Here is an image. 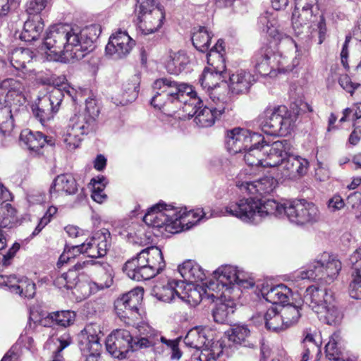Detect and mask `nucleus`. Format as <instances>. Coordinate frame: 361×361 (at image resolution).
Returning <instances> with one entry per match:
<instances>
[{"label": "nucleus", "instance_id": "f257e3e1", "mask_svg": "<svg viewBox=\"0 0 361 361\" xmlns=\"http://www.w3.org/2000/svg\"><path fill=\"white\" fill-rule=\"evenodd\" d=\"M99 25H90L82 29L67 25L50 27L44 39L50 60L68 62L80 60L94 49V43L101 34Z\"/></svg>", "mask_w": 361, "mask_h": 361}, {"label": "nucleus", "instance_id": "f03ea898", "mask_svg": "<svg viewBox=\"0 0 361 361\" xmlns=\"http://www.w3.org/2000/svg\"><path fill=\"white\" fill-rule=\"evenodd\" d=\"M161 250L151 246L142 250L135 257L127 261L123 270L129 278L135 281L149 280L165 267Z\"/></svg>", "mask_w": 361, "mask_h": 361}, {"label": "nucleus", "instance_id": "7ed1b4c3", "mask_svg": "<svg viewBox=\"0 0 361 361\" xmlns=\"http://www.w3.org/2000/svg\"><path fill=\"white\" fill-rule=\"evenodd\" d=\"M216 94V91L212 94V104L209 106H204L202 101L195 92V95L190 96L188 102H185L182 106L183 111L188 113L189 116H195L194 121L200 127L213 126L221 115L229 110L230 97L224 95L220 98Z\"/></svg>", "mask_w": 361, "mask_h": 361}, {"label": "nucleus", "instance_id": "20e7f679", "mask_svg": "<svg viewBox=\"0 0 361 361\" xmlns=\"http://www.w3.org/2000/svg\"><path fill=\"white\" fill-rule=\"evenodd\" d=\"M278 202L267 200L262 202L255 198H243L231 202L225 207V214L237 217L245 223L258 224L269 215H274L277 211Z\"/></svg>", "mask_w": 361, "mask_h": 361}, {"label": "nucleus", "instance_id": "39448f33", "mask_svg": "<svg viewBox=\"0 0 361 361\" xmlns=\"http://www.w3.org/2000/svg\"><path fill=\"white\" fill-rule=\"evenodd\" d=\"M154 96L151 100V104L159 109L171 104H178L181 107L185 102L186 97L195 95L192 87L183 82H178L171 78H160L157 79L152 85Z\"/></svg>", "mask_w": 361, "mask_h": 361}, {"label": "nucleus", "instance_id": "423d86ee", "mask_svg": "<svg viewBox=\"0 0 361 361\" xmlns=\"http://www.w3.org/2000/svg\"><path fill=\"white\" fill-rule=\"evenodd\" d=\"M255 281L247 273L237 267L224 265L219 267L213 273V279L209 282V290L218 291L224 289L228 294L237 298L240 295L241 288H252Z\"/></svg>", "mask_w": 361, "mask_h": 361}, {"label": "nucleus", "instance_id": "0eeeda50", "mask_svg": "<svg viewBox=\"0 0 361 361\" xmlns=\"http://www.w3.org/2000/svg\"><path fill=\"white\" fill-rule=\"evenodd\" d=\"M341 268L342 264L335 255L324 252L300 271L298 277L331 284L337 279Z\"/></svg>", "mask_w": 361, "mask_h": 361}, {"label": "nucleus", "instance_id": "6e6552de", "mask_svg": "<svg viewBox=\"0 0 361 361\" xmlns=\"http://www.w3.org/2000/svg\"><path fill=\"white\" fill-rule=\"evenodd\" d=\"M276 216H286L291 223L304 226L318 222L321 214L315 204L302 199L278 202Z\"/></svg>", "mask_w": 361, "mask_h": 361}, {"label": "nucleus", "instance_id": "1a4fd4ad", "mask_svg": "<svg viewBox=\"0 0 361 361\" xmlns=\"http://www.w3.org/2000/svg\"><path fill=\"white\" fill-rule=\"evenodd\" d=\"M295 122L296 115L292 114L286 106L268 109L260 118L262 131L273 136L286 135L290 133Z\"/></svg>", "mask_w": 361, "mask_h": 361}, {"label": "nucleus", "instance_id": "9d476101", "mask_svg": "<svg viewBox=\"0 0 361 361\" xmlns=\"http://www.w3.org/2000/svg\"><path fill=\"white\" fill-rule=\"evenodd\" d=\"M178 215V208L164 203H158L152 207L144 216V222L155 228L165 227V230L172 233L181 231V219Z\"/></svg>", "mask_w": 361, "mask_h": 361}, {"label": "nucleus", "instance_id": "9b49d317", "mask_svg": "<svg viewBox=\"0 0 361 361\" xmlns=\"http://www.w3.org/2000/svg\"><path fill=\"white\" fill-rule=\"evenodd\" d=\"M150 343L145 339L135 343L130 333L126 329L114 331L106 340V349L114 357L123 359L130 351L145 348Z\"/></svg>", "mask_w": 361, "mask_h": 361}, {"label": "nucleus", "instance_id": "f8f14e48", "mask_svg": "<svg viewBox=\"0 0 361 361\" xmlns=\"http://www.w3.org/2000/svg\"><path fill=\"white\" fill-rule=\"evenodd\" d=\"M293 28L296 35L310 32V30H318L319 44L323 42L326 28L325 20L322 15L318 11L304 9L301 11L294 10L292 15Z\"/></svg>", "mask_w": 361, "mask_h": 361}, {"label": "nucleus", "instance_id": "ddd939ff", "mask_svg": "<svg viewBox=\"0 0 361 361\" xmlns=\"http://www.w3.org/2000/svg\"><path fill=\"white\" fill-rule=\"evenodd\" d=\"M25 86L18 80L7 78L0 82V106L8 108L6 113L17 111L27 102Z\"/></svg>", "mask_w": 361, "mask_h": 361}, {"label": "nucleus", "instance_id": "4468645a", "mask_svg": "<svg viewBox=\"0 0 361 361\" xmlns=\"http://www.w3.org/2000/svg\"><path fill=\"white\" fill-rule=\"evenodd\" d=\"M144 289L137 287L118 298L114 303L116 314L121 319H129L128 323L135 325L141 318L139 306L143 299Z\"/></svg>", "mask_w": 361, "mask_h": 361}, {"label": "nucleus", "instance_id": "2eb2a0df", "mask_svg": "<svg viewBox=\"0 0 361 361\" xmlns=\"http://www.w3.org/2000/svg\"><path fill=\"white\" fill-rule=\"evenodd\" d=\"M246 170L241 171L235 177V185L244 193L265 195L273 192L278 186V180L272 176H264L251 180Z\"/></svg>", "mask_w": 361, "mask_h": 361}, {"label": "nucleus", "instance_id": "dca6fc26", "mask_svg": "<svg viewBox=\"0 0 361 361\" xmlns=\"http://www.w3.org/2000/svg\"><path fill=\"white\" fill-rule=\"evenodd\" d=\"M225 142L227 150L233 154L245 152L251 145H257L266 142L262 135L240 128L228 130Z\"/></svg>", "mask_w": 361, "mask_h": 361}, {"label": "nucleus", "instance_id": "f3484780", "mask_svg": "<svg viewBox=\"0 0 361 361\" xmlns=\"http://www.w3.org/2000/svg\"><path fill=\"white\" fill-rule=\"evenodd\" d=\"M63 97V92L60 88L53 87L47 94L39 98L37 109L33 111L42 124L54 118L59 109Z\"/></svg>", "mask_w": 361, "mask_h": 361}, {"label": "nucleus", "instance_id": "a211bd4d", "mask_svg": "<svg viewBox=\"0 0 361 361\" xmlns=\"http://www.w3.org/2000/svg\"><path fill=\"white\" fill-rule=\"evenodd\" d=\"M93 131L94 130L83 123V120H79L78 117L73 116L62 132V141L66 148L72 151L80 147L85 135Z\"/></svg>", "mask_w": 361, "mask_h": 361}, {"label": "nucleus", "instance_id": "6ab92c4d", "mask_svg": "<svg viewBox=\"0 0 361 361\" xmlns=\"http://www.w3.org/2000/svg\"><path fill=\"white\" fill-rule=\"evenodd\" d=\"M135 45V40L126 31L118 30L110 36L105 50L113 59H120L126 57Z\"/></svg>", "mask_w": 361, "mask_h": 361}, {"label": "nucleus", "instance_id": "aec40b11", "mask_svg": "<svg viewBox=\"0 0 361 361\" xmlns=\"http://www.w3.org/2000/svg\"><path fill=\"white\" fill-rule=\"evenodd\" d=\"M111 243L110 232L102 228L84 242L85 252L90 258L102 257L106 255Z\"/></svg>", "mask_w": 361, "mask_h": 361}, {"label": "nucleus", "instance_id": "412c9836", "mask_svg": "<svg viewBox=\"0 0 361 361\" xmlns=\"http://www.w3.org/2000/svg\"><path fill=\"white\" fill-rule=\"evenodd\" d=\"M212 297L219 300V302L216 304L215 308L212 311V315L216 322L224 324L228 321L230 317L234 313L235 310V298L228 294L224 289L218 291L216 288L213 290Z\"/></svg>", "mask_w": 361, "mask_h": 361}, {"label": "nucleus", "instance_id": "4be33fe9", "mask_svg": "<svg viewBox=\"0 0 361 361\" xmlns=\"http://www.w3.org/2000/svg\"><path fill=\"white\" fill-rule=\"evenodd\" d=\"M103 336L101 327L97 324H89L78 334V345L81 351L102 350L101 338Z\"/></svg>", "mask_w": 361, "mask_h": 361}, {"label": "nucleus", "instance_id": "5701e85b", "mask_svg": "<svg viewBox=\"0 0 361 361\" xmlns=\"http://www.w3.org/2000/svg\"><path fill=\"white\" fill-rule=\"evenodd\" d=\"M265 157L264 167H280L284 157L287 156L289 149L288 142L286 140L274 142L271 145H262Z\"/></svg>", "mask_w": 361, "mask_h": 361}, {"label": "nucleus", "instance_id": "b1692460", "mask_svg": "<svg viewBox=\"0 0 361 361\" xmlns=\"http://www.w3.org/2000/svg\"><path fill=\"white\" fill-rule=\"evenodd\" d=\"M259 22L264 25L263 30L276 42L285 43L297 51V44L291 37L281 32L279 29L275 13L266 12L259 18Z\"/></svg>", "mask_w": 361, "mask_h": 361}, {"label": "nucleus", "instance_id": "393cba45", "mask_svg": "<svg viewBox=\"0 0 361 361\" xmlns=\"http://www.w3.org/2000/svg\"><path fill=\"white\" fill-rule=\"evenodd\" d=\"M226 73L213 71L211 69L205 68L203 73L200 78V82L203 88L212 90L210 94L211 97L212 94L216 91L217 92L216 96L221 98L224 95L228 96V93L225 94L220 92V89H223L226 92V84L224 82L226 78Z\"/></svg>", "mask_w": 361, "mask_h": 361}, {"label": "nucleus", "instance_id": "a878e982", "mask_svg": "<svg viewBox=\"0 0 361 361\" xmlns=\"http://www.w3.org/2000/svg\"><path fill=\"white\" fill-rule=\"evenodd\" d=\"M309 162L306 159L299 156L288 154L280 164V170L283 176L290 178H295L307 173Z\"/></svg>", "mask_w": 361, "mask_h": 361}, {"label": "nucleus", "instance_id": "bb28decb", "mask_svg": "<svg viewBox=\"0 0 361 361\" xmlns=\"http://www.w3.org/2000/svg\"><path fill=\"white\" fill-rule=\"evenodd\" d=\"M20 145L29 151L39 154L42 148L46 144L53 145L52 139H48L43 133L39 131H32L29 129L23 130L20 135Z\"/></svg>", "mask_w": 361, "mask_h": 361}, {"label": "nucleus", "instance_id": "cd10ccee", "mask_svg": "<svg viewBox=\"0 0 361 361\" xmlns=\"http://www.w3.org/2000/svg\"><path fill=\"white\" fill-rule=\"evenodd\" d=\"M78 190L75 178L68 173L57 176L53 180L50 188L49 195L51 200L56 199L59 195H71Z\"/></svg>", "mask_w": 361, "mask_h": 361}, {"label": "nucleus", "instance_id": "c85d7f7f", "mask_svg": "<svg viewBox=\"0 0 361 361\" xmlns=\"http://www.w3.org/2000/svg\"><path fill=\"white\" fill-rule=\"evenodd\" d=\"M325 354L330 361H345L348 359L345 341L338 331L334 332L325 345Z\"/></svg>", "mask_w": 361, "mask_h": 361}, {"label": "nucleus", "instance_id": "c756f323", "mask_svg": "<svg viewBox=\"0 0 361 361\" xmlns=\"http://www.w3.org/2000/svg\"><path fill=\"white\" fill-rule=\"evenodd\" d=\"M349 260L352 268L350 295L356 300H361V248L356 250Z\"/></svg>", "mask_w": 361, "mask_h": 361}, {"label": "nucleus", "instance_id": "7c9ffc66", "mask_svg": "<svg viewBox=\"0 0 361 361\" xmlns=\"http://www.w3.org/2000/svg\"><path fill=\"white\" fill-rule=\"evenodd\" d=\"M332 298L333 295L327 289L310 286L305 290L303 300L315 312L326 302L332 301Z\"/></svg>", "mask_w": 361, "mask_h": 361}, {"label": "nucleus", "instance_id": "2f4dec72", "mask_svg": "<svg viewBox=\"0 0 361 361\" xmlns=\"http://www.w3.org/2000/svg\"><path fill=\"white\" fill-rule=\"evenodd\" d=\"M253 81L254 77L251 73L241 70L229 76L227 86L232 94H244L248 91Z\"/></svg>", "mask_w": 361, "mask_h": 361}, {"label": "nucleus", "instance_id": "473e14b6", "mask_svg": "<svg viewBox=\"0 0 361 361\" xmlns=\"http://www.w3.org/2000/svg\"><path fill=\"white\" fill-rule=\"evenodd\" d=\"M75 317L76 314L73 311H56L50 312L46 317L42 318L40 323L46 327L59 326L66 328L73 324Z\"/></svg>", "mask_w": 361, "mask_h": 361}, {"label": "nucleus", "instance_id": "72a5a7b5", "mask_svg": "<svg viewBox=\"0 0 361 361\" xmlns=\"http://www.w3.org/2000/svg\"><path fill=\"white\" fill-rule=\"evenodd\" d=\"M164 18V12L159 8L141 14L139 27L144 35L154 33L162 26Z\"/></svg>", "mask_w": 361, "mask_h": 361}, {"label": "nucleus", "instance_id": "f704fd0d", "mask_svg": "<svg viewBox=\"0 0 361 361\" xmlns=\"http://www.w3.org/2000/svg\"><path fill=\"white\" fill-rule=\"evenodd\" d=\"M178 271L188 283L194 284L206 279V274L202 267L192 260L184 262L178 267Z\"/></svg>", "mask_w": 361, "mask_h": 361}, {"label": "nucleus", "instance_id": "c9c22d12", "mask_svg": "<svg viewBox=\"0 0 361 361\" xmlns=\"http://www.w3.org/2000/svg\"><path fill=\"white\" fill-rule=\"evenodd\" d=\"M274 50L269 47H262L255 56V69L262 75H268L274 71Z\"/></svg>", "mask_w": 361, "mask_h": 361}, {"label": "nucleus", "instance_id": "e433bc0d", "mask_svg": "<svg viewBox=\"0 0 361 361\" xmlns=\"http://www.w3.org/2000/svg\"><path fill=\"white\" fill-rule=\"evenodd\" d=\"M44 23L39 16L29 18L25 22L20 39L25 42H32L39 38L44 30Z\"/></svg>", "mask_w": 361, "mask_h": 361}, {"label": "nucleus", "instance_id": "4c0bfd02", "mask_svg": "<svg viewBox=\"0 0 361 361\" xmlns=\"http://www.w3.org/2000/svg\"><path fill=\"white\" fill-rule=\"evenodd\" d=\"M177 298L191 306H195L201 302L202 295L197 288L194 286V284H185L183 281H180V284H177Z\"/></svg>", "mask_w": 361, "mask_h": 361}, {"label": "nucleus", "instance_id": "58836bf2", "mask_svg": "<svg viewBox=\"0 0 361 361\" xmlns=\"http://www.w3.org/2000/svg\"><path fill=\"white\" fill-rule=\"evenodd\" d=\"M185 345L195 349L193 353L202 352L209 346V341L207 338L205 332L202 329L196 327L190 330L184 338Z\"/></svg>", "mask_w": 361, "mask_h": 361}, {"label": "nucleus", "instance_id": "ea45409f", "mask_svg": "<svg viewBox=\"0 0 361 361\" xmlns=\"http://www.w3.org/2000/svg\"><path fill=\"white\" fill-rule=\"evenodd\" d=\"M315 313L320 321L329 325H336L342 319L341 312L334 304V297L332 298V301L326 302L324 306L316 310Z\"/></svg>", "mask_w": 361, "mask_h": 361}, {"label": "nucleus", "instance_id": "a19ab883", "mask_svg": "<svg viewBox=\"0 0 361 361\" xmlns=\"http://www.w3.org/2000/svg\"><path fill=\"white\" fill-rule=\"evenodd\" d=\"M33 52L29 49L15 48L8 54L11 65L16 70L26 69V64L33 59Z\"/></svg>", "mask_w": 361, "mask_h": 361}, {"label": "nucleus", "instance_id": "79ce46f5", "mask_svg": "<svg viewBox=\"0 0 361 361\" xmlns=\"http://www.w3.org/2000/svg\"><path fill=\"white\" fill-rule=\"evenodd\" d=\"M223 51L222 42L218 40L216 44L207 54V61L209 69L226 73L225 60L221 53Z\"/></svg>", "mask_w": 361, "mask_h": 361}, {"label": "nucleus", "instance_id": "37998d69", "mask_svg": "<svg viewBox=\"0 0 361 361\" xmlns=\"http://www.w3.org/2000/svg\"><path fill=\"white\" fill-rule=\"evenodd\" d=\"M262 295L267 301L276 305L288 302L292 293L290 289L286 285L279 284L270 288L267 291L263 290Z\"/></svg>", "mask_w": 361, "mask_h": 361}, {"label": "nucleus", "instance_id": "c03bdc74", "mask_svg": "<svg viewBox=\"0 0 361 361\" xmlns=\"http://www.w3.org/2000/svg\"><path fill=\"white\" fill-rule=\"evenodd\" d=\"M189 62V58L185 52L171 53L166 63V68L169 73L178 75L186 68Z\"/></svg>", "mask_w": 361, "mask_h": 361}, {"label": "nucleus", "instance_id": "a18cd8bd", "mask_svg": "<svg viewBox=\"0 0 361 361\" xmlns=\"http://www.w3.org/2000/svg\"><path fill=\"white\" fill-rule=\"evenodd\" d=\"M99 114V109L93 99L86 100V108L83 113L74 115L79 120H83L85 123L91 130H95L97 126V118Z\"/></svg>", "mask_w": 361, "mask_h": 361}, {"label": "nucleus", "instance_id": "49530a36", "mask_svg": "<svg viewBox=\"0 0 361 361\" xmlns=\"http://www.w3.org/2000/svg\"><path fill=\"white\" fill-rule=\"evenodd\" d=\"M265 326L268 330L279 331L285 330L280 308L272 305L263 314Z\"/></svg>", "mask_w": 361, "mask_h": 361}, {"label": "nucleus", "instance_id": "de8ad7c7", "mask_svg": "<svg viewBox=\"0 0 361 361\" xmlns=\"http://www.w3.org/2000/svg\"><path fill=\"white\" fill-rule=\"evenodd\" d=\"M177 284H180V281L172 280L163 286L156 285L153 288V294L158 300L170 302L177 298Z\"/></svg>", "mask_w": 361, "mask_h": 361}, {"label": "nucleus", "instance_id": "09e8293b", "mask_svg": "<svg viewBox=\"0 0 361 361\" xmlns=\"http://www.w3.org/2000/svg\"><path fill=\"white\" fill-rule=\"evenodd\" d=\"M212 36L204 27L195 28L192 33V42L193 46L200 52H206L210 46Z\"/></svg>", "mask_w": 361, "mask_h": 361}, {"label": "nucleus", "instance_id": "8fccbe9b", "mask_svg": "<svg viewBox=\"0 0 361 361\" xmlns=\"http://www.w3.org/2000/svg\"><path fill=\"white\" fill-rule=\"evenodd\" d=\"M263 143L257 145H251L247 150L245 151L244 159L246 164L251 166L264 167L265 157L262 149Z\"/></svg>", "mask_w": 361, "mask_h": 361}, {"label": "nucleus", "instance_id": "3c124183", "mask_svg": "<svg viewBox=\"0 0 361 361\" xmlns=\"http://www.w3.org/2000/svg\"><path fill=\"white\" fill-rule=\"evenodd\" d=\"M273 63H275L274 66V71H277L279 73H286L293 71L295 67L299 65V59L295 56L292 61L283 56L280 52L274 51Z\"/></svg>", "mask_w": 361, "mask_h": 361}, {"label": "nucleus", "instance_id": "603ef678", "mask_svg": "<svg viewBox=\"0 0 361 361\" xmlns=\"http://www.w3.org/2000/svg\"><path fill=\"white\" fill-rule=\"evenodd\" d=\"M18 221L16 210L11 204L6 203L0 207V229L11 228Z\"/></svg>", "mask_w": 361, "mask_h": 361}, {"label": "nucleus", "instance_id": "864d4df0", "mask_svg": "<svg viewBox=\"0 0 361 361\" xmlns=\"http://www.w3.org/2000/svg\"><path fill=\"white\" fill-rule=\"evenodd\" d=\"M178 215L180 216L182 231L189 229L197 224L203 217L204 213L202 210L186 212L185 209L183 210L182 208H178Z\"/></svg>", "mask_w": 361, "mask_h": 361}, {"label": "nucleus", "instance_id": "5fc2aeb1", "mask_svg": "<svg viewBox=\"0 0 361 361\" xmlns=\"http://www.w3.org/2000/svg\"><path fill=\"white\" fill-rule=\"evenodd\" d=\"M284 329L294 325L298 322L300 317L299 307L295 305H287L280 307Z\"/></svg>", "mask_w": 361, "mask_h": 361}, {"label": "nucleus", "instance_id": "6e6d98bb", "mask_svg": "<svg viewBox=\"0 0 361 361\" xmlns=\"http://www.w3.org/2000/svg\"><path fill=\"white\" fill-rule=\"evenodd\" d=\"M137 329L139 332V336L133 338L135 343L140 341L142 339H145L150 342L145 348H149L156 344L158 341V335L157 334L154 329L149 326L147 324L141 323L137 324Z\"/></svg>", "mask_w": 361, "mask_h": 361}, {"label": "nucleus", "instance_id": "4d7b16f0", "mask_svg": "<svg viewBox=\"0 0 361 361\" xmlns=\"http://www.w3.org/2000/svg\"><path fill=\"white\" fill-rule=\"evenodd\" d=\"M138 83L137 80L133 82H127L123 84V93L121 99L117 104L126 105L133 102L137 95Z\"/></svg>", "mask_w": 361, "mask_h": 361}, {"label": "nucleus", "instance_id": "13d9d810", "mask_svg": "<svg viewBox=\"0 0 361 361\" xmlns=\"http://www.w3.org/2000/svg\"><path fill=\"white\" fill-rule=\"evenodd\" d=\"M90 183L92 184V198L98 203H102L107 198L106 195L104 192V188L106 183V178L103 176L98 178V180L92 178Z\"/></svg>", "mask_w": 361, "mask_h": 361}, {"label": "nucleus", "instance_id": "bf43d9fd", "mask_svg": "<svg viewBox=\"0 0 361 361\" xmlns=\"http://www.w3.org/2000/svg\"><path fill=\"white\" fill-rule=\"evenodd\" d=\"M35 284L26 277L21 278L18 281V286L14 293L22 297L32 298L35 295Z\"/></svg>", "mask_w": 361, "mask_h": 361}, {"label": "nucleus", "instance_id": "052dcab7", "mask_svg": "<svg viewBox=\"0 0 361 361\" xmlns=\"http://www.w3.org/2000/svg\"><path fill=\"white\" fill-rule=\"evenodd\" d=\"M77 274L73 271H69L56 277L54 285L60 289H72L77 283Z\"/></svg>", "mask_w": 361, "mask_h": 361}, {"label": "nucleus", "instance_id": "680f3d73", "mask_svg": "<svg viewBox=\"0 0 361 361\" xmlns=\"http://www.w3.org/2000/svg\"><path fill=\"white\" fill-rule=\"evenodd\" d=\"M250 335V330L245 325H238L231 329V333L228 334L229 341L236 344H242L246 341Z\"/></svg>", "mask_w": 361, "mask_h": 361}, {"label": "nucleus", "instance_id": "e2e57ef3", "mask_svg": "<svg viewBox=\"0 0 361 361\" xmlns=\"http://www.w3.org/2000/svg\"><path fill=\"white\" fill-rule=\"evenodd\" d=\"M304 351L302 354V359L300 361H308L310 354L313 351L319 350V345L316 342L314 336L311 334H307L302 341Z\"/></svg>", "mask_w": 361, "mask_h": 361}, {"label": "nucleus", "instance_id": "0e129e2a", "mask_svg": "<svg viewBox=\"0 0 361 361\" xmlns=\"http://www.w3.org/2000/svg\"><path fill=\"white\" fill-rule=\"evenodd\" d=\"M219 352L216 353L214 348H206L202 352L192 353L190 361H216Z\"/></svg>", "mask_w": 361, "mask_h": 361}, {"label": "nucleus", "instance_id": "69168bd1", "mask_svg": "<svg viewBox=\"0 0 361 361\" xmlns=\"http://www.w3.org/2000/svg\"><path fill=\"white\" fill-rule=\"evenodd\" d=\"M113 283L111 274L105 272L102 279L98 282H90L88 286L91 293H94L100 290L109 288Z\"/></svg>", "mask_w": 361, "mask_h": 361}, {"label": "nucleus", "instance_id": "338daca9", "mask_svg": "<svg viewBox=\"0 0 361 361\" xmlns=\"http://www.w3.org/2000/svg\"><path fill=\"white\" fill-rule=\"evenodd\" d=\"M58 209L54 206H50L44 216L40 219L38 225L32 233V236L38 235L40 231L47 226L51 220L52 217L56 214Z\"/></svg>", "mask_w": 361, "mask_h": 361}, {"label": "nucleus", "instance_id": "774afa93", "mask_svg": "<svg viewBox=\"0 0 361 361\" xmlns=\"http://www.w3.org/2000/svg\"><path fill=\"white\" fill-rule=\"evenodd\" d=\"M47 0H29L26 4V11L29 15L37 16L47 6Z\"/></svg>", "mask_w": 361, "mask_h": 361}]
</instances>
